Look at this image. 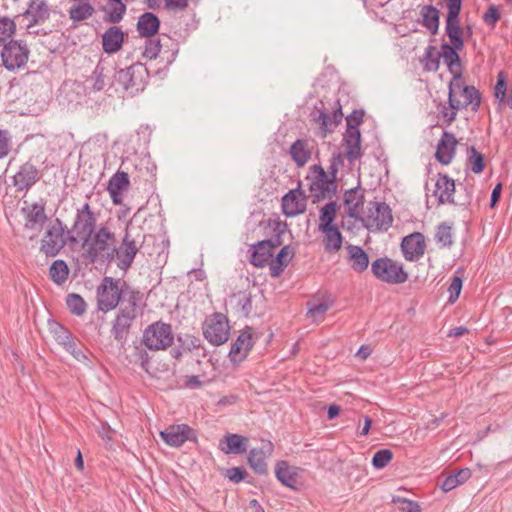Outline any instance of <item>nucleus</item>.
I'll return each mask as SVG.
<instances>
[{"label": "nucleus", "instance_id": "864d4df0", "mask_svg": "<svg viewBox=\"0 0 512 512\" xmlns=\"http://www.w3.org/2000/svg\"><path fill=\"white\" fill-rule=\"evenodd\" d=\"M392 458L393 453L390 449L378 450L372 458V465L376 469H383L390 463Z\"/></svg>", "mask_w": 512, "mask_h": 512}, {"label": "nucleus", "instance_id": "0e129e2a", "mask_svg": "<svg viewBox=\"0 0 512 512\" xmlns=\"http://www.w3.org/2000/svg\"><path fill=\"white\" fill-rule=\"evenodd\" d=\"M462 289V279L460 277H454L448 288L450 292L449 302L453 303L460 295Z\"/></svg>", "mask_w": 512, "mask_h": 512}, {"label": "nucleus", "instance_id": "423d86ee", "mask_svg": "<svg viewBox=\"0 0 512 512\" xmlns=\"http://www.w3.org/2000/svg\"><path fill=\"white\" fill-rule=\"evenodd\" d=\"M148 78V69L140 62L119 70L116 75V81L131 95L142 92L146 87Z\"/></svg>", "mask_w": 512, "mask_h": 512}, {"label": "nucleus", "instance_id": "8fccbe9b", "mask_svg": "<svg viewBox=\"0 0 512 512\" xmlns=\"http://www.w3.org/2000/svg\"><path fill=\"white\" fill-rule=\"evenodd\" d=\"M467 165L475 174H480L485 168L484 156L478 152L474 146L469 148Z\"/></svg>", "mask_w": 512, "mask_h": 512}, {"label": "nucleus", "instance_id": "bb28decb", "mask_svg": "<svg viewBox=\"0 0 512 512\" xmlns=\"http://www.w3.org/2000/svg\"><path fill=\"white\" fill-rule=\"evenodd\" d=\"M124 43V32L118 26L109 27L102 35V49L107 54L121 50Z\"/></svg>", "mask_w": 512, "mask_h": 512}, {"label": "nucleus", "instance_id": "6e6552de", "mask_svg": "<svg viewBox=\"0 0 512 512\" xmlns=\"http://www.w3.org/2000/svg\"><path fill=\"white\" fill-rule=\"evenodd\" d=\"M174 335L170 324L157 321L143 332L142 342L150 350H166L173 344Z\"/></svg>", "mask_w": 512, "mask_h": 512}, {"label": "nucleus", "instance_id": "bf43d9fd", "mask_svg": "<svg viewBox=\"0 0 512 512\" xmlns=\"http://www.w3.org/2000/svg\"><path fill=\"white\" fill-rule=\"evenodd\" d=\"M308 312L307 315L313 318V320H317L318 317L323 316L329 309V305L327 303H311L308 304Z\"/></svg>", "mask_w": 512, "mask_h": 512}, {"label": "nucleus", "instance_id": "b1692460", "mask_svg": "<svg viewBox=\"0 0 512 512\" xmlns=\"http://www.w3.org/2000/svg\"><path fill=\"white\" fill-rule=\"evenodd\" d=\"M21 211L25 216L24 228L40 231L47 219L44 206L33 203L31 206L23 207Z\"/></svg>", "mask_w": 512, "mask_h": 512}, {"label": "nucleus", "instance_id": "2eb2a0df", "mask_svg": "<svg viewBox=\"0 0 512 512\" xmlns=\"http://www.w3.org/2000/svg\"><path fill=\"white\" fill-rule=\"evenodd\" d=\"M41 178V172L32 163L26 162L20 166L13 176V185L18 192H27Z\"/></svg>", "mask_w": 512, "mask_h": 512}, {"label": "nucleus", "instance_id": "aec40b11", "mask_svg": "<svg viewBox=\"0 0 512 512\" xmlns=\"http://www.w3.org/2000/svg\"><path fill=\"white\" fill-rule=\"evenodd\" d=\"M306 210V197L300 189L290 190L282 198V211L287 217H294Z\"/></svg>", "mask_w": 512, "mask_h": 512}, {"label": "nucleus", "instance_id": "cd10ccee", "mask_svg": "<svg viewBox=\"0 0 512 512\" xmlns=\"http://www.w3.org/2000/svg\"><path fill=\"white\" fill-rule=\"evenodd\" d=\"M295 255L294 248L291 245H282L277 254L274 255L271 266L270 275L273 278H278L289 265Z\"/></svg>", "mask_w": 512, "mask_h": 512}, {"label": "nucleus", "instance_id": "e2e57ef3", "mask_svg": "<svg viewBox=\"0 0 512 512\" xmlns=\"http://www.w3.org/2000/svg\"><path fill=\"white\" fill-rule=\"evenodd\" d=\"M132 357L135 363H139L143 369L147 370V365L150 362V356L145 349L136 346Z\"/></svg>", "mask_w": 512, "mask_h": 512}, {"label": "nucleus", "instance_id": "37998d69", "mask_svg": "<svg viewBox=\"0 0 512 512\" xmlns=\"http://www.w3.org/2000/svg\"><path fill=\"white\" fill-rule=\"evenodd\" d=\"M337 209V203L333 201L328 202L321 208L318 229L335 226L333 222L336 219Z\"/></svg>", "mask_w": 512, "mask_h": 512}, {"label": "nucleus", "instance_id": "f257e3e1", "mask_svg": "<svg viewBox=\"0 0 512 512\" xmlns=\"http://www.w3.org/2000/svg\"><path fill=\"white\" fill-rule=\"evenodd\" d=\"M260 226H265L266 238L249 246V261L257 268L270 267L275 250L284 243L283 237L287 232V224L278 219H269L266 222L261 221Z\"/></svg>", "mask_w": 512, "mask_h": 512}, {"label": "nucleus", "instance_id": "e433bc0d", "mask_svg": "<svg viewBox=\"0 0 512 512\" xmlns=\"http://www.w3.org/2000/svg\"><path fill=\"white\" fill-rule=\"evenodd\" d=\"M458 49L452 44L444 43L441 45V57L448 66L449 71L453 74V77H456V74L461 75L460 57L456 51Z\"/></svg>", "mask_w": 512, "mask_h": 512}, {"label": "nucleus", "instance_id": "c756f323", "mask_svg": "<svg viewBox=\"0 0 512 512\" xmlns=\"http://www.w3.org/2000/svg\"><path fill=\"white\" fill-rule=\"evenodd\" d=\"M455 182L447 175H439L436 184L434 195L438 198L440 204L454 203Z\"/></svg>", "mask_w": 512, "mask_h": 512}, {"label": "nucleus", "instance_id": "79ce46f5", "mask_svg": "<svg viewBox=\"0 0 512 512\" xmlns=\"http://www.w3.org/2000/svg\"><path fill=\"white\" fill-rule=\"evenodd\" d=\"M471 477V471L468 468H463L448 475L440 487L444 492H449L461 484L465 483Z\"/></svg>", "mask_w": 512, "mask_h": 512}, {"label": "nucleus", "instance_id": "dca6fc26", "mask_svg": "<svg viewBox=\"0 0 512 512\" xmlns=\"http://www.w3.org/2000/svg\"><path fill=\"white\" fill-rule=\"evenodd\" d=\"M254 345L253 329L246 327L241 331L235 342L232 343L229 352L230 360L233 363H239L246 359L248 352Z\"/></svg>", "mask_w": 512, "mask_h": 512}, {"label": "nucleus", "instance_id": "ea45409f", "mask_svg": "<svg viewBox=\"0 0 512 512\" xmlns=\"http://www.w3.org/2000/svg\"><path fill=\"white\" fill-rule=\"evenodd\" d=\"M290 156L298 167H303L311 158V152L307 148V141L297 139L290 147Z\"/></svg>", "mask_w": 512, "mask_h": 512}, {"label": "nucleus", "instance_id": "a18cd8bd", "mask_svg": "<svg viewBox=\"0 0 512 512\" xmlns=\"http://www.w3.org/2000/svg\"><path fill=\"white\" fill-rule=\"evenodd\" d=\"M434 238L440 247L450 248L453 245L452 227L445 222L439 224Z\"/></svg>", "mask_w": 512, "mask_h": 512}, {"label": "nucleus", "instance_id": "a19ab883", "mask_svg": "<svg viewBox=\"0 0 512 512\" xmlns=\"http://www.w3.org/2000/svg\"><path fill=\"white\" fill-rule=\"evenodd\" d=\"M421 24L432 34H436L439 29V11L432 5L423 6L421 9Z\"/></svg>", "mask_w": 512, "mask_h": 512}, {"label": "nucleus", "instance_id": "58836bf2", "mask_svg": "<svg viewBox=\"0 0 512 512\" xmlns=\"http://www.w3.org/2000/svg\"><path fill=\"white\" fill-rule=\"evenodd\" d=\"M324 233V248L328 253H336L342 247L343 236L337 226L319 229Z\"/></svg>", "mask_w": 512, "mask_h": 512}, {"label": "nucleus", "instance_id": "20e7f679", "mask_svg": "<svg viewBox=\"0 0 512 512\" xmlns=\"http://www.w3.org/2000/svg\"><path fill=\"white\" fill-rule=\"evenodd\" d=\"M448 102H451L455 109H466L471 106L476 112L481 104V95L474 86L463 85L462 75L453 77L448 86Z\"/></svg>", "mask_w": 512, "mask_h": 512}, {"label": "nucleus", "instance_id": "ddd939ff", "mask_svg": "<svg viewBox=\"0 0 512 512\" xmlns=\"http://www.w3.org/2000/svg\"><path fill=\"white\" fill-rule=\"evenodd\" d=\"M313 168L316 172V176L315 179L310 183L309 188L312 197H314L315 201L331 197L336 191L334 177L329 178L325 170L319 165H314ZM335 173L336 170H334L333 176L335 175Z\"/></svg>", "mask_w": 512, "mask_h": 512}, {"label": "nucleus", "instance_id": "052dcab7", "mask_svg": "<svg viewBox=\"0 0 512 512\" xmlns=\"http://www.w3.org/2000/svg\"><path fill=\"white\" fill-rule=\"evenodd\" d=\"M459 110L460 109L453 108V105L451 104V102H448V106L441 105L440 114L444 118L447 126H450L456 120L457 113Z\"/></svg>", "mask_w": 512, "mask_h": 512}, {"label": "nucleus", "instance_id": "13d9d810", "mask_svg": "<svg viewBox=\"0 0 512 512\" xmlns=\"http://www.w3.org/2000/svg\"><path fill=\"white\" fill-rule=\"evenodd\" d=\"M314 119L320 124V129L324 134L330 132L332 128L335 127L331 115L327 114L323 110H318V115L315 116Z\"/></svg>", "mask_w": 512, "mask_h": 512}, {"label": "nucleus", "instance_id": "5701e85b", "mask_svg": "<svg viewBox=\"0 0 512 512\" xmlns=\"http://www.w3.org/2000/svg\"><path fill=\"white\" fill-rule=\"evenodd\" d=\"M343 141L346 149V157L350 163H353L362 156L361 133L359 128L350 127V129H346L343 135Z\"/></svg>", "mask_w": 512, "mask_h": 512}, {"label": "nucleus", "instance_id": "72a5a7b5", "mask_svg": "<svg viewBox=\"0 0 512 512\" xmlns=\"http://www.w3.org/2000/svg\"><path fill=\"white\" fill-rule=\"evenodd\" d=\"M135 319L136 317L134 316V314L119 311L113 322L112 327V332L117 341H123L126 339L129 329Z\"/></svg>", "mask_w": 512, "mask_h": 512}, {"label": "nucleus", "instance_id": "f704fd0d", "mask_svg": "<svg viewBox=\"0 0 512 512\" xmlns=\"http://www.w3.org/2000/svg\"><path fill=\"white\" fill-rule=\"evenodd\" d=\"M159 26V18L151 12H145L138 19L137 31L141 36L150 38L158 32Z\"/></svg>", "mask_w": 512, "mask_h": 512}, {"label": "nucleus", "instance_id": "393cba45", "mask_svg": "<svg viewBox=\"0 0 512 512\" xmlns=\"http://www.w3.org/2000/svg\"><path fill=\"white\" fill-rule=\"evenodd\" d=\"M457 140L452 133L444 132L435 153L436 159L443 165L451 163L456 150Z\"/></svg>", "mask_w": 512, "mask_h": 512}, {"label": "nucleus", "instance_id": "3c124183", "mask_svg": "<svg viewBox=\"0 0 512 512\" xmlns=\"http://www.w3.org/2000/svg\"><path fill=\"white\" fill-rule=\"evenodd\" d=\"M16 24L7 17L0 18V46L6 44L15 34Z\"/></svg>", "mask_w": 512, "mask_h": 512}, {"label": "nucleus", "instance_id": "a878e982", "mask_svg": "<svg viewBox=\"0 0 512 512\" xmlns=\"http://www.w3.org/2000/svg\"><path fill=\"white\" fill-rule=\"evenodd\" d=\"M49 6L46 0H31L28 9L23 13V17L28 19V28L43 23L49 18Z\"/></svg>", "mask_w": 512, "mask_h": 512}, {"label": "nucleus", "instance_id": "9d476101", "mask_svg": "<svg viewBox=\"0 0 512 512\" xmlns=\"http://www.w3.org/2000/svg\"><path fill=\"white\" fill-rule=\"evenodd\" d=\"M230 334L228 319L222 313H214L203 324L205 339L214 346L227 342Z\"/></svg>", "mask_w": 512, "mask_h": 512}, {"label": "nucleus", "instance_id": "7ed1b4c3", "mask_svg": "<svg viewBox=\"0 0 512 512\" xmlns=\"http://www.w3.org/2000/svg\"><path fill=\"white\" fill-rule=\"evenodd\" d=\"M77 244V237L70 235L67 226L56 219L46 230L42 240L40 251L47 257H54L65 247L66 243Z\"/></svg>", "mask_w": 512, "mask_h": 512}, {"label": "nucleus", "instance_id": "f3484780", "mask_svg": "<svg viewBox=\"0 0 512 512\" xmlns=\"http://www.w3.org/2000/svg\"><path fill=\"white\" fill-rule=\"evenodd\" d=\"M162 440L169 446L179 447L187 440L195 438L194 430L187 424L170 425L160 432Z\"/></svg>", "mask_w": 512, "mask_h": 512}, {"label": "nucleus", "instance_id": "49530a36", "mask_svg": "<svg viewBox=\"0 0 512 512\" xmlns=\"http://www.w3.org/2000/svg\"><path fill=\"white\" fill-rule=\"evenodd\" d=\"M446 33L455 48H463L459 19H446Z\"/></svg>", "mask_w": 512, "mask_h": 512}, {"label": "nucleus", "instance_id": "69168bd1", "mask_svg": "<svg viewBox=\"0 0 512 512\" xmlns=\"http://www.w3.org/2000/svg\"><path fill=\"white\" fill-rule=\"evenodd\" d=\"M500 19V12L497 6L490 5L488 10L483 15V20L485 23L494 26L497 21Z\"/></svg>", "mask_w": 512, "mask_h": 512}, {"label": "nucleus", "instance_id": "412c9836", "mask_svg": "<svg viewBox=\"0 0 512 512\" xmlns=\"http://www.w3.org/2000/svg\"><path fill=\"white\" fill-rule=\"evenodd\" d=\"M130 185L129 176L124 171H117L109 180L107 191L114 204L119 205L123 200V192L128 190Z\"/></svg>", "mask_w": 512, "mask_h": 512}, {"label": "nucleus", "instance_id": "c85d7f7f", "mask_svg": "<svg viewBox=\"0 0 512 512\" xmlns=\"http://www.w3.org/2000/svg\"><path fill=\"white\" fill-rule=\"evenodd\" d=\"M128 0H107L102 6L101 11L104 13V21L111 24H117L122 21L127 11Z\"/></svg>", "mask_w": 512, "mask_h": 512}, {"label": "nucleus", "instance_id": "6ab92c4d", "mask_svg": "<svg viewBox=\"0 0 512 512\" xmlns=\"http://www.w3.org/2000/svg\"><path fill=\"white\" fill-rule=\"evenodd\" d=\"M273 450L274 445L271 441H263L260 448L250 450L248 463L255 473L260 475L267 473L266 458L272 454Z\"/></svg>", "mask_w": 512, "mask_h": 512}, {"label": "nucleus", "instance_id": "1a4fd4ad", "mask_svg": "<svg viewBox=\"0 0 512 512\" xmlns=\"http://www.w3.org/2000/svg\"><path fill=\"white\" fill-rule=\"evenodd\" d=\"M30 49L20 40H9L1 51L2 65L8 71H16L25 67L29 59Z\"/></svg>", "mask_w": 512, "mask_h": 512}, {"label": "nucleus", "instance_id": "f8f14e48", "mask_svg": "<svg viewBox=\"0 0 512 512\" xmlns=\"http://www.w3.org/2000/svg\"><path fill=\"white\" fill-rule=\"evenodd\" d=\"M365 225L368 229L386 231L393 223L391 208L385 202L370 203Z\"/></svg>", "mask_w": 512, "mask_h": 512}, {"label": "nucleus", "instance_id": "338daca9", "mask_svg": "<svg viewBox=\"0 0 512 512\" xmlns=\"http://www.w3.org/2000/svg\"><path fill=\"white\" fill-rule=\"evenodd\" d=\"M189 0H164L165 9L172 12H181L188 7Z\"/></svg>", "mask_w": 512, "mask_h": 512}, {"label": "nucleus", "instance_id": "6e6d98bb", "mask_svg": "<svg viewBox=\"0 0 512 512\" xmlns=\"http://www.w3.org/2000/svg\"><path fill=\"white\" fill-rule=\"evenodd\" d=\"M234 297L237 298V305L240 308L242 314L246 317L249 316L252 311L251 295L246 292H239L238 294L234 295Z\"/></svg>", "mask_w": 512, "mask_h": 512}, {"label": "nucleus", "instance_id": "473e14b6", "mask_svg": "<svg viewBox=\"0 0 512 512\" xmlns=\"http://www.w3.org/2000/svg\"><path fill=\"white\" fill-rule=\"evenodd\" d=\"M344 204L347 214L351 218L358 219L364 205V192L360 188H352L344 194Z\"/></svg>", "mask_w": 512, "mask_h": 512}, {"label": "nucleus", "instance_id": "2f4dec72", "mask_svg": "<svg viewBox=\"0 0 512 512\" xmlns=\"http://www.w3.org/2000/svg\"><path fill=\"white\" fill-rule=\"evenodd\" d=\"M347 249V260L351 268L357 273H363L369 266L368 254L357 245L348 244Z\"/></svg>", "mask_w": 512, "mask_h": 512}, {"label": "nucleus", "instance_id": "4468645a", "mask_svg": "<svg viewBox=\"0 0 512 512\" xmlns=\"http://www.w3.org/2000/svg\"><path fill=\"white\" fill-rule=\"evenodd\" d=\"M138 250L136 240L130 234L128 227H126L120 247L115 252V256L118 259L117 266L124 271L130 268Z\"/></svg>", "mask_w": 512, "mask_h": 512}, {"label": "nucleus", "instance_id": "774afa93", "mask_svg": "<svg viewBox=\"0 0 512 512\" xmlns=\"http://www.w3.org/2000/svg\"><path fill=\"white\" fill-rule=\"evenodd\" d=\"M363 116L364 111L363 110H354L350 115L346 117V123L347 128L350 129V127H356L358 128L359 125L363 122Z\"/></svg>", "mask_w": 512, "mask_h": 512}, {"label": "nucleus", "instance_id": "c03bdc74", "mask_svg": "<svg viewBox=\"0 0 512 512\" xmlns=\"http://www.w3.org/2000/svg\"><path fill=\"white\" fill-rule=\"evenodd\" d=\"M69 275V269L65 261L55 260L49 268V276L51 280L57 285L66 282Z\"/></svg>", "mask_w": 512, "mask_h": 512}, {"label": "nucleus", "instance_id": "4be33fe9", "mask_svg": "<svg viewBox=\"0 0 512 512\" xmlns=\"http://www.w3.org/2000/svg\"><path fill=\"white\" fill-rule=\"evenodd\" d=\"M124 296L122 298V307L120 311L134 314L137 318L138 315L142 314L143 295L141 292L135 290L130 285H124Z\"/></svg>", "mask_w": 512, "mask_h": 512}, {"label": "nucleus", "instance_id": "de8ad7c7", "mask_svg": "<svg viewBox=\"0 0 512 512\" xmlns=\"http://www.w3.org/2000/svg\"><path fill=\"white\" fill-rule=\"evenodd\" d=\"M66 305L69 311L77 316H81L86 312L87 305L84 299L76 293L68 294L66 297Z\"/></svg>", "mask_w": 512, "mask_h": 512}, {"label": "nucleus", "instance_id": "4d7b16f0", "mask_svg": "<svg viewBox=\"0 0 512 512\" xmlns=\"http://www.w3.org/2000/svg\"><path fill=\"white\" fill-rule=\"evenodd\" d=\"M67 352H69L77 361L81 363H88L89 358L86 349H84L81 345H78L73 341L70 346L65 348Z\"/></svg>", "mask_w": 512, "mask_h": 512}, {"label": "nucleus", "instance_id": "603ef678", "mask_svg": "<svg viewBox=\"0 0 512 512\" xmlns=\"http://www.w3.org/2000/svg\"><path fill=\"white\" fill-rule=\"evenodd\" d=\"M107 75L105 74V68L98 64L91 77L88 81L92 82V88L94 91H101L105 88L107 84Z\"/></svg>", "mask_w": 512, "mask_h": 512}, {"label": "nucleus", "instance_id": "a211bd4d", "mask_svg": "<svg viewBox=\"0 0 512 512\" xmlns=\"http://www.w3.org/2000/svg\"><path fill=\"white\" fill-rule=\"evenodd\" d=\"M425 248V237L420 232L404 237L401 242V250L408 261H418L424 255Z\"/></svg>", "mask_w": 512, "mask_h": 512}, {"label": "nucleus", "instance_id": "09e8293b", "mask_svg": "<svg viewBox=\"0 0 512 512\" xmlns=\"http://www.w3.org/2000/svg\"><path fill=\"white\" fill-rule=\"evenodd\" d=\"M50 328L55 340L58 344L63 346L64 349L67 346H70V344L74 341L71 333L61 324L57 322L53 323Z\"/></svg>", "mask_w": 512, "mask_h": 512}, {"label": "nucleus", "instance_id": "0eeeda50", "mask_svg": "<svg viewBox=\"0 0 512 512\" xmlns=\"http://www.w3.org/2000/svg\"><path fill=\"white\" fill-rule=\"evenodd\" d=\"M371 271L378 280L387 284L397 285L408 280V273L404 270L403 265L388 257L377 258L373 261Z\"/></svg>", "mask_w": 512, "mask_h": 512}, {"label": "nucleus", "instance_id": "4c0bfd02", "mask_svg": "<svg viewBox=\"0 0 512 512\" xmlns=\"http://www.w3.org/2000/svg\"><path fill=\"white\" fill-rule=\"evenodd\" d=\"M68 12L73 22H80L92 17L95 9L88 0H72V5Z\"/></svg>", "mask_w": 512, "mask_h": 512}, {"label": "nucleus", "instance_id": "39448f33", "mask_svg": "<svg viewBox=\"0 0 512 512\" xmlns=\"http://www.w3.org/2000/svg\"><path fill=\"white\" fill-rule=\"evenodd\" d=\"M125 281L114 279L113 277H104L97 287V305L98 309L108 312L115 309L122 300Z\"/></svg>", "mask_w": 512, "mask_h": 512}, {"label": "nucleus", "instance_id": "5fc2aeb1", "mask_svg": "<svg viewBox=\"0 0 512 512\" xmlns=\"http://www.w3.org/2000/svg\"><path fill=\"white\" fill-rule=\"evenodd\" d=\"M161 51V43L159 39H147L143 51V56L150 60L155 59Z\"/></svg>", "mask_w": 512, "mask_h": 512}, {"label": "nucleus", "instance_id": "f03ea898", "mask_svg": "<svg viewBox=\"0 0 512 512\" xmlns=\"http://www.w3.org/2000/svg\"><path fill=\"white\" fill-rule=\"evenodd\" d=\"M83 241V256L90 263L99 260L112 261L116 252V235L107 225H101Z\"/></svg>", "mask_w": 512, "mask_h": 512}, {"label": "nucleus", "instance_id": "680f3d73", "mask_svg": "<svg viewBox=\"0 0 512 512\" xmlns=\"http://www.w3.org/2000/svg\"><path fill=\"white\" fill-rule=\"evenodd\" d=\"M225 476L233 483H239L245 480L247 472L242 467L229 468L225 472Z\"/></svg>", "mask_w": 512, "mask_h": 512}, {"label": "nucleus", "instance_id": "c9c22d12", "mask_svg": "<svg viewBox=\"0 0 512 512\" xmlns=\"http://www.w3.org/2000/svg\"><path fill=\"white\" fill-rule=\"evenodd\" d=\"M276 478L286 487L294 489L297 483V468L289 466L286 461H278L275 467Z\"/></svg>", "mask_w": 512, "mask_h": 512}, {"label": "nucleus", "instance_id": "7c9ffc66", "mask_svg": "<svg viewBox=\"0 0 512 512\" xmlns=\"http://www.w3.org/2000/svg\"><path fill=\"white\" fill-rule=\"evenodd\" d=\"M248 442L247 437L227 433L220 441V449L225 454H243L247 451Z\"/></svg>", "mask_w": 512, "mask_h": 512}, {"label": "nucleus", "instance_id": "9b49d317", "mask_svg": "<svg viewBox=\"0 0 512 512\" xmlns=\"http://www.w3.org/2000/svg\"><path fill=\"white\" fill-rule=\"evenodd\" d=\"M97 218L92 211L89 202H85L81 207L77 208L71 231L75 233L77 241L84 240L87 236L97 229Z\"/></svg>", "mask_w": 512, "mask_h": 512}]
</instances>
